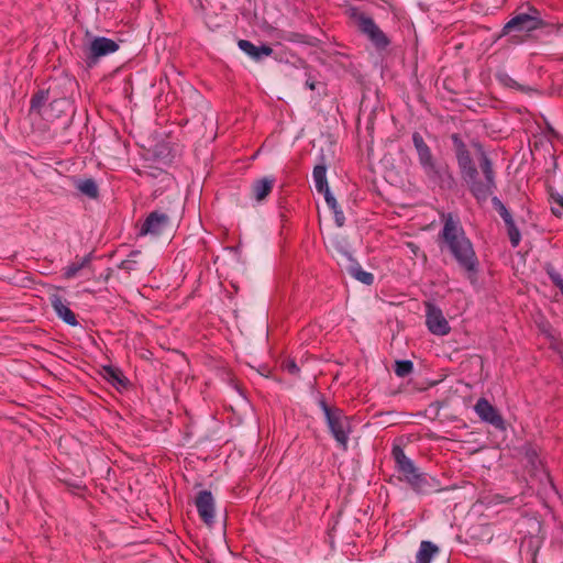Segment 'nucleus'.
I'll return each mask as SVG.
<instances>
[{
    "mask_svg": "<svg viewBox=\"0 0 563 563\" xmlns=\"http://www.w3.org/2000/svg\"><path fill=\"white\" fill-rule=\"evenodd\" d=\"M439 246L446 251L472 283L476 280L479 262L472 241L467 238L460 219L452 213L444 216L439 233Z\"/></svg>",
    "mask_w": 563,
    "mask_h": 563,
    "instance_id": "obj_1",
    "label": "nucleus"
},
{
    "mask_svg": "<svg viewBox=\"0 0 563 563\" xmlns=\"http://www.w3.org/2000/svg\"><path fill=\"white\" fill-rule=\"evenodd\" d=\"M479 153L478 167L474 165L473 158L468 151L456 154L457 166L460 168L461 177L467 185L472 196L478 203H485L497 188L496 173L493 167V162L484 151L479 143L474 144Z\"/></svg>",
    "mask_w": 563,
    "mask_h": 563,
    "instance_id": "obj_2",
    "label": "nucleus"
},
{
    "mask_svg": "<svg viewBox=\"0 0 563 563\" xmlns=\"http://www.w3.org/2000/svg\"><path fill=\"white\" fill-rule=\"evenodd\" d=\"M412 143L416 148L419 164L426 176L441 188L452 189L455 179L446 165L438 164L431 148L419 132L412 133Z\"/></svg>",
    "mask_w": 563,
    "mask_h": 563,
    "instance_id": "obj_3",
    "label": "nucleus"
},
{
    "mask_svg": "<svg viewBox=\"0 0 563 563\" xmlns=\"http://www.w3.org/2000/svg\"><path fill=\"white\" fill-rule=\"evenodd\" d=\"M318 405L324 415L327 426L332 437L343 450H346L351 433L349 417L344 415L342 409L329 406L323 397L319 398Z\"/></svg>",
    "mask_w": 563,
    "mask_h": 563,
    "instance_id": "obj_4",
    "label": "nucleus"
},
{
    "mask_svg": "<svg viewBox=\"0 0 563 563\" xmlns=\"http://www.w3.org/2000/svg\"><path fill=\"white\" fill-rule=\"evenodd\" d=\"M351 18L354 20L357 29L364 34L376 49H385L390 44L388 36L379 29L375 21L367 14L352 9Z\"/></svg>",
    "mask_w": 563,
    "mask_h": 563,
    "instance_id": "obj_5",
    "label": "nucleus"
},
{
    "mask_svg": "<svg viewBox=\"0 0 563 563\" xmlns=\"http://www.w3.org/2000/svg\"><path fill=\"white\" fill-rule=\"evenodd\" d=\"M544 22L540 11L534 7H529L528 12L518 13L511 18L503 27V35L511 32H532L541 29Z\"/></svg>",
    "mask_w": 563,
    "mask_h": 563,
    "instance_id": "obj_6",
    "label": "nucleus"
},
{
    "mask_svg": "<svg viewBox=\"0 0 563 563\" xmlns=\"http://www.w3.org/2000/svg\"><path fill=\"white\" fill-rule=\"evenodd\" d=\"M426 324L428 330L438 336L448 335L451 331L442 310L432 302L426 303Z\"/></svg>",
    "mask_w": 563,
    "mask_h": 563,
    "instance_id": "obj_7",
    "label": "nucleus"
},
{
    "mask_svg": "<svg viewBox=\"0 0 563 563\" xmlns=\"http://www.w3.org/2000/svg\"><path fill=\"white\" fill-rule=\"evenodd\" d=\"M474 410L482 421L492 424L496 429L505 430V421L498 410L486 399L479 398Z\"/></svg>",
    "mask_w": 563,
    "mask_h": 563,
    "instance_id": "obj_8",
    "label": "nucleus"
},
{
    "mask_svg": "<svg viewBox=\"0 0 563 563\" xmlns=\"http://www.w3.org/2000/svg\"><path fill=\"white\" fill-rule=\"evenodd\" d=\"M169 217L166 213L153 211L151 212L139 230L140 236L159 235L168 225Z\"/></svg>",
    "mask_w": 563,
    "mask_h": 563,
    "instance_id": "obj_9",
    "label": "nucleus"
},
{
    "mask_svg": "<svg viewBox=\"0 0 563 563\" xmlns=\"http://www.w3.org/2000/svg\"><path fill=\"white\" fill-rule=\"evenodd\" d=\"M49 302L59 319L70 327H77L79 324L76 314L69 308L68 301L57 292L51 294Z\"/></svg>",
    "mask_w": 563,
    "mask_h": 563,
    "instance_id": "obj_10",
    "label": "nucleus"
},
{
    "mask_svg": "<svg viewBox=\"0 0 563 563\" xmlns=\"http://www.w3.org/2000/svg\"><path fill=\"white\" fill-rule=\"evenodd\" d=\"M393 457L396 463L397 471L402 475V479L408 483L412 476L419 473V468L415 465L413 461L409 459L405 451L395 445L391 451Z\"/></svg>",
    "mask_w": 563,
    "mask_h": 563,
    "instance_id": "obj_11",
    "label": "nucleus"
},
{
    "mask_svg": "<svg viewBox=\"0 0 563 563\" xmlns=\"http://www.w3.org/2000/svg\"><path fill=\"white\" fill-rule=\"evenodd\" d=\"M195 505L201 520L206 525H212L214 521V499L211 492H199Z\"/></svg>",
    "mask_w": 563,
    "mask_h": 563,
    "instance_id": "obj_12",
    "label": "nucleus"
},
{
    "mask_svg": "<svg viewBox=\"0 0 563 563\" xmlns=\"http://www.w3.org/2000/svg\"><path fill=\"white\" fill-rule=\"evenodd\" d=\"M119 49V44L108 37H95L89 46V58L98 59L102 56L112 54Z\"/></svg>",
    "mask_w": 563,
    "mask_h": 563,
    "instance_id": "obj_13",
    "label": "nucleus"
},
{
    "mask_svg": "<svg viewBox=\"0 0 563 563\" xmlns=\"http://www.w3.org/2000/svg\"><path fill=\"white\" fill-rule=\"evenodd\" d=\"M407 484L412 488V490L420 495H427L437 490L434 478L428 476L423 472L417 473Z\"/></svg>",
    "mask_w": 563,
    "mask_h": 563,
    "instance_id": "obj_14",
    "label": "nucleus"
},
{
    "mask_svg": "<svg viewBox=\"0 0 563 563\" xmlns=\"http://www.w3.org/2000/svg\"><path fill=\"white\" fill-rule=\"evenodd\" d=\"M238 46L242 52H244L247 56H250L255 62H260L264 57H268L274 53V51L271 46H268L266 44L256 46L247 40H240L238 42Z\"/></svg>",
    "mask_w": 563,
    "mask_h": 563,
    "instance_id": "obj_15",
    "label": "nucleus"
},
{
    "mask_svg": "<svg viewBox=\"0 0 563 563\" xmlns=\"http://www.w3.org/2000/svg\"><path fill=\"white\" fill-rule=\"evenodd\" d=\"M92 253H89L82 257H76L75 261L69 263L65 268L63 276L66 279H73L79 275L80 272L89 269L92 262Z\"/></svg>",
    "mask_w": 563,
    "mask_h": 563,
    "instance_id": "obj_16",
    "label": "nucleus"
},
{
    "mask_svg": "<svg viewBox=\"0 0 563 563\" xmlns=\"http://www.w3.org/2000/svg\"><path fill=\"white\" fill-rule=\"evenodd\" d=\"M102 376L117 389L125 388L128 386V379L123 375L122 371L112 365L102 366Z\"/></svg>",
    "mask_w": 563,
    "mask_h": 563,
    "instance_id": "obj_17",
    "label": "nucleus"
},
{
    "mask_svg": "<svg viewBox=\"0 0 563 563\" xmlns=\"http://www.w3.org/2000/svg\"><path fill=\"white\" fill-rule=\"evenodd\" d=\"M312 178L314 183L316 190L319 194H322L324 198L332 195L330 191L328 179H327V167L324 164L317 165L312 172Z\"/></svg>",
    "mask_w": 563,
    "mask_h": 563,
    "instance_id": "obj_18",
    "label": "nucleus"
},
{
    "mask_svg": "<svg viewBox=\"0 0 563 563\" xmlns=\"http://www.w3.org/2000/svg\"><path fill=\"white\" fill-rule=\"evenodd\" d=\"M440 549L431 541L423 540L420 542L419 549L416 554V563H431L433 558L437 556Z\"/></svg>",
    "mask_w": 563,
    "mask_h": 563,
    "instance_id": "obj_19",
    "label": "nucleus"
},
{
    "mask_svg": "<svg viewBox=\"0 0 563 563\" xmlns=\"http://www.w3.org/2000/svg\"><path fill=\"white\" fill-rule=\"evenodd\" d=\"M275 185L274 177H263L257 179L252 185V192L257 201L264 200L272 191Z\"/></svg>",
    "mask_w": 563,
    "mask_h": 563,
    "instance_id": "obj_20",
    "label": "nucleus"
},
{
    "mask_svg": "<svg viewBox=\"0 0 563 563\" xmlns=\"http://www.w3.org/2000/svg\"><path fill=\"white\" fill-rule=\"evenodd\" d=\"M75 187L81 195L90 199H97L99 196L98 185L92 178L78 179L75 183Z\"/></svg>",
    "mask_w": 563,
    "mask_h": 563,
    "instance_id": "obj_21",
    "label": "nucleus"
},
{
    "mask_svg": "<svg viewBox=\"0 0 563 563\" xmlns=\"http://www.w3.org/2000/svg\"><path fill=\"white\" fill-rule=\"evenodd\" d=\"M349 274L364 285L371 286L374 283V275L362 268L360 263L353 261L347 268Z\"/></svg>",
    "mask_w": 563,
    "mask_h": 563,
    "instance_id": "obj_22",
    "label": "nucleus"
},
{
    "mask_svg": "<svg viewBox=\"0 0 563 563\" xmlns=\"http://www.w3.org/2000/svg\"><path fill=\"white\" fill-rule=\"evenodd\" d=\"M324 200H325L328 207L333 212V218H334L335 224L339 228L343 227L344 223H345V217H344L343 210L338 205L336 199L334 198V196L331 195V196L324 198Z\"/></svg>",
    "mask_w": 563,
    "mask_h": 563,
    "instance_id": "obj_23",
    "label": "nucleus"
},
{
    "mask_svg": "<svg viewBox=\"0 0 563 563\" xmlns=\"http://www.w3.org/2000/svg\"><path fill=\"white\" fill-rule=\"evenodd\" d=\"M492 205L494 209L499 213L505 223L514 220L511 213L498 197H492Z\"/></svg>",
    "mask_w": 563,
    "mask_h": 563,
    "instance_id": "obj_24",
    "label": "nucleus"
},
{
    "mask_svg": "<svg viewBox=\"0 0 563 563\" xmlns=\"http://www.w3.org/2000/svg\"><path fill=\"white\" fill-rule=\"evenodd\" d=\"M394 371L398 377H406L413 371V363L409 360L396 361Z\"/></svg>",
    "mask_w": 563,
    "mask_h": 563,
    "instance_id": "obj_25",
    "label": "nucleus"
},
{
    "mask_svg": "<svg viewBox=\"0 0 563 563\" xmlns=\"http://www.w3.org/2000/svg\"><path fill=\"white\" fill-rule=\"evenodd\" d=\"M507 227V233L509 236V241L514 247L518 246L521 241V233L519 229L517 228L515 221H510L505 223Z\"/></svg>",
    "mask_w": 563,
    "mask_h": 563,
    "instance_id": "obj_26",
    "label": "nucleus"
},
{
    "mask_svg": "<svg viewBox=\"0 0 563 563\" xmlns=\"http://www.w3.org/2000/svg\"><path fill=\"white\" fill-rule=\"evenodd\" d=\"M140 254V251H132L129 257L122 261L119 264V268L125 271L126 273H131L137 268V262L134 260L135 256Z\"/></svg>",
    "mask_w": 563,
    "mask_h": 563,
    "instance_id": "obj_27",
    "label": "nucleus"
},
{
    "mask_svg": "<svg viewBox=\"0 0 563 563\" xmlns=\"http://www.w3.org/2000/svg\"><path fill=\"white\" fill-rule=\"evenodd\" d=\"M545 272L553 283L555 287H558L563 296V277L562 275L552 266L548 265Z\"/></svg>",
    "mask_w": 563,
    "mask_h": 563,
    "instance_id": "obj_28",
    "label": "nucleus"
},
{
    "mask_svg": "<svg viewBox=\"0 0 563 563\" xmlns=\"http://www.w3.org/2000/svg\"><path fill=\"white\" fill-rule=\"evenodd\" d=\"M451 140H452V143L455 148V155L457 153L468 151L465 143L462 141V139L457 134H452Z\"/></svg>",
    "mask_w": 563,
    "mask_h": 563,
    "instance_id": "obj_29",
    "label": "nucleus"
},
{
    "mask_svg": "<svg viewBox=\"0 0 563 563\" xmlns=\"http://www.w3.org/2000/svg\"><path fill=\"white\" fill-rule=\"evenodd\" d=\"M498 77L504 85L511 87V88H516L518 90H522V87L507 74H501Z\"/></svg>",
    "mask_w": 563,
    "mask_h": 563,
    "instance_id": "obj_30",
    "label": "nucleus"
},
{
    "mask_svg": "<svg viewBox=\"0 0 563 563\" xmlns=\"http://www.w3.org/2000/svg\"><path fill=\"white\" fill-rule=\"evenodd\" d=\"M550 197L554 203L560 206L563 209V194L560 192H551Z\"/></svg>",
    "mask_w": 563,
    "mask_h": 563,
    "instance_id": "obj_31",
    "label": "nucleus"
},
{
    "mask_svg": "<svg viewBox=\"0 0 563 563\" xmlns=\"http://www.w3.org/2000/svg\"><path fill=\"white\" fill-rule=\"evenodd\" d=\"M286 369L288 371V373L294 375L299 373V367L294 361H289L286 363Z\"/></svg>",
    "mask_w": 563,
    "mask_h": 563,
    "instance_id": "obj_32",
    "label": "nucleus"
},
{
    "mask_svg": "<svg viewBox=\"0 0 563 563\" xmlns=\"http://www.w3.org/2000/svg\"><path fill=\"white\" fill-rule=\"evenodd\" d=\"M306 87L310 90H314L316 89V82L313 80H307L306 81Z\"/></svg>",
    "mask_w": 563,
    "mask_h": 563,
    "instance_id": "obj_33",
    "label": "nucleus"
},
{
    "mask_svg": "<svg viewBox=\"0 0 563 563\" xmlns=\"http://www.w3.org/2000/svg\"><path fill=\"white\" fill-rule=\"evenodd\" d=\"M35 108V95H32L31 96V99H30V109H34Z\"/></svg>",
    "mask_w": 563,
    "mask_h": 563,
    "instance_id": "obj_34",
    "label": "nucleus"
},
{
    "mask_svg": "<svg viewBox=\"0 0 563 563\" xmlns=\"http://www.w3.org/2000/svg\"><path fill=\"white\" fill-rule=\"evenodd\" d=\"M43 98V92H37V97H36V100H37V104L40 103L41 99Z\"/></svg>",
    "mask_w": 563,
    "mask_h": 563,
    "instance_id": "obj_35",
    "label": "nucleus"
},
{
    "mask_svg": "<svg viewBox=\"0 0 563 563\" xmlns=\"http://www.w3.org/2000/svg\"><path fill=\"white\" fill-rule=\"evenodd\" d=\"M109 277H110V272L107 275H103L104 280H108Z\"/></svg>",
    "mask_w": 563,
    "mask_h": 563,
    "instance_id": "obj_36",
    "label": "nucleus"
},
{
    "mask_svg": "<svg viewBox=\"0 0 563 563\" xmlns=\"http://www.w3.org/2000/svg\"><path fill=\"white\" fill-rule=\"evenodd\" d=\"M552 212L558 214V211L554 208H552Z\"/></svg>",
    "mask_w": 563,
    "mask_h": 563,
    "instance_id": "obj_37",
    "label": "nucleus"
}]
</instances>
